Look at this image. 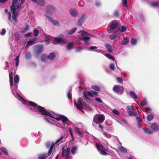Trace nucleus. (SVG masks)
Returning <instances> with one entry per match:
<instances>
[{"label":"nucleus","mask_w":159,"mask_h":159,"mask_svg":"<svg viewBox=\"0 0 159 159\" xmlns=\"http://www.w3.org/2000/svg\"><path fill=\"white\" fill-rule=\"evenodd\" d=\"M34 110L33 111H37L39 112L41 115H46L47 116H49L51 118H53V117L51 115V113L49 111H48L44 107H43L40 106H37V108H35L34 109Z\"/></svg>","instance_id":"f257e3e1"},{"label":"nucleus","mask_w":159,"mask_h":159,"mask_svg":"<svg viewBox=\"0 0 159 159\" xmlns=\"http://www.w3.org/2000/svg\"><path fill=\"white\" fill-rule=\"evenodd\" d=\"M113 91L119 94H122L124 91L123 87L119 85H115L113 88Z\"/></svg>","instance_id":"f03ea898"},{"label":"nucleus","mask_w":159,"mask_h":159,"mask_svg":"<svg viewBox=\"0 0 159 159\" xmlns=\"http://www.w3.org/2000/svg\"><path fill=\"white\" fill-rule=\"evenodd\" d=\"M126 109L129 113V115L131 116H136L137 115V112L135 111V109H133L131 106H128Z\"/></svg>","instance_id":"7ed1b4c3"},{"label":"nucleus","mask_w":159,"mask_h":159,"mask_svg":"<svg viewBox=\"0 0 159 159\" xmlns=\"http://www.w3.org/2000/svg\"><path fill=\"white\" fill-rule=\"evenodd\" d=\"M62 152L61 155L62 157H70V150L69 148H67L66 149L64 148L63 147L62 148Z\"/></svg>","instance_id":"20e7f679"},{"label":"nucleus","mask_w":159,"mask_h":159,"mask_svg":"<svg viewBox=\"0 0 159 159\" xmlns=\"http://www.w3.org/2000/svg\"><path fill=\"white\" fill-rule=\"evenodd\" d=\"M67 42V40L66 39H63L60 38L56 37L55 38L54 42L52 43L54 44H55L56 43L65 44Z\"/></svg>","instance_id":"39448f33"},{"label":"nucleus","mask_w":159,"mask_h":159,"mask_svg":"<svg viewBox=\"0 0 159 159\" xmlns=\"http://www.w3.org/2000/svg\"><path fill=\"white\" fill-rule=\"evenodd\" d=\"M55 11V7L51 5H48L46 8V13L50 14H53Z\"/></svg>","instance_id":"423d86ee"},{"label":"nucleus","mask_w":159,"mask_h":159,"mask_svg":"<svg viewBox=\"0 0 159 159\" xmlns=\"http://www.w3.org/2000/svg\"><path fill=\"white\" fill-rule=\"evenodd\" d=\"M74 105L76 106L78 109H81L83 108V104L81 101L79 99L76 102L75 100H74Z\"/></svg>","instance_id":"0eeeda50"},{"label":"nucleus","mask_w":159,"mask_h":159,"mask_svg":"<svg viewBox=\"0 0 159 159\" xmlns=\"http://www.w3.org/2000/svg\"><path fill=\"white\" fill-rule=\"evenodd\" d=\"M105 119V116L103 114L98 115V120L99 123H102Z\"/></svg>","instance_id":"6e6552de"},{"label":"nucleus","mask_w":159,"mask_h":159,"mask_svg":"<svg viewBox=\"0 0 159 159\" xmlns=\"http://www.w3.org/2000/svg\"><path fill=\"white\" fill-rule=\"evenodd\" d=\"M151 128L154 131H156L159 130V126L155 123H153L151 125Z\"/></svg>","instance_id":"1a4fd4ad"},{"label":"nucleus","mask_w":159,"mask_h":159,"mask_svg":"<svg viewBox=\"0 0 159 159\" xmlns=\"http://www.w3.org/2000/svg\"><path fill=\"white\" fill-rule=\"evenodd\" d=\"M118 25L117 22L115 21H113L111 24L110 25V27L111 30H113L117 27Z\"/></svg>","instance_id":"9d476101"},{"label":"nucleus","mask_w":159,"mask_h":159,"mask_svg":"<svg viewBox=\"0 0 159 159\" xmlns=\"http://www.w3.org/2000/svg\"><path fill=\"white\" fill-rule=\"evenodd\" d=\"M70 12L73 16L75 17L78 15V12L75 9H71L70 10Z\"/></svg>","instance_id":"9b49d317"},{"label":"nucleus","mask_w":159,"mask_h":159,"mask_svg":"<svg viewBox=\"0 0 159 159\" xmlns=\"http://www.w3.org/2000/svg\"><path fill=\"white\" fill-rule=\"evenodd\" d=\"M63 136L61 135L60 137L58 139H57L55 142V143L56 144H60L64 142L65 140H63Z\"/></svg>","instance_id":"f8f14e48"},{"label":"nucleus","mask_w":159,"mask_h":159,"mask_svg":"<svg viewBox=\"0 0 159 159\" xmlns=\"http://www.w3.org/2000/svg\"><path fill=\"white\" fill-rule=\"evenodd\" d=\"M117 31L114 32L112 34L109 35V38L111 40H114L116 39L117 37Z\"/></svg>","instance_id":"ddd939ff"},{"label":"nucleus","mask_w":159,"mask_h":159,"mask_svg":"<svg viewBox=\"0 0 159 159\" xmlns=\"http://www.w3.org/2000/svg\"><path fill=\"white\" fill-rule=\"evenodd\" d=\"M9 78L10 79V84L11 87L13 85V76L12 72H11L9 74Z\"/></svg>","instance_id":"4468645a"},{"label":"nucleus","mask_w":159,"mask_h":159,"mask_svg":"<svg viewBox=\"0 0 159 159\" xmlns=\"http://www.w3.org/2000/svg\"><path fill=\"white\" fill-rule=\"evenodd\" d=\"M58 120H61L64 123H66V122L68 120V119L65 116L61 115L59 116V118Z\"/></svg>","instance_id":"2eb2a0df"},{"label":"nucleus","mask_w":159,"mask_h":159,"mask_svg":"<svg viewBox=\"0 0 159 159\" xmlns=\"http://www.w3.org/2000/svg\"><path fill=\"white\" fill-rule=\"evenodd\" d=\"M105 45L108 51L109 52L111 53L112 52V47L111 45L108 43H107L105 44Z\"/></svg>","instance_id":"dca6fc26"},{"label":"nucleus","mask_w":159,"mask_h":159,"mask_svg":"<svg viewBox=\"0 0 159 159\" xmlns=\"http://www.w3.org/2000/svg\"><path fill=\"white\" fill-rule=\"evenodd\" d=\"M85 19V16L84 15H83L78 20L77 22V25H81V23L84 21Z\"/></svg>","instance_id":"f3484780"},{"label":"nucleus","mask_w":159,"mask_h":159,"mask_svg":"<svg viewBox=\"0 0 159 159\" xmlns=\"http://www.w3.org/2000/svg\"><path fill=\"white\" fill-rule=\"evenodd\" d=\"M129 93L130 95L132 98H134L135 99H137L138 98V96L134 91H130Z\"/></svg>","instance_id":"a211bd4d"},{"label":"nucleus","mask_w":159,"mask_h":159,"mask_svg":"<svg viewBox=\"0 0 159 159\" xmlns=\"http://www.w3.org/2000/svg\"><path fill=\"white\" fill-rule=\"evenodd\" d=\"M55 54L53 52H52L47 57V58L49 60H52L55 58Z\"/></svg>","instance_id":"6ab92c4d"},{"label":"nucleus","mask_w":159,"mask_h":159,"mask_svg":"<svg viewBox=\"0 0 159 159\" xmlns=\"http://www.w3.org/2000/svg\"><path fill=\"white\" fill-rule=\"evenodd\" d=\"M80 39L84 41L86 43H88L90 39V38L89 37L86 36L80 38Z\"/></svg>","instance_id":"aec40b11"},{"label":"nucleus","mask_w":159,"mask_h":159,"mask_svg":"<svg viewBox=\"0 0 159 159\" xmlns=\"http://www.w3.org/2000/svg\"><path fill=\"white\" fill-rule=\"evenodd\" d=\"M143 130L146 134H152L153 132L150 129L147 128L145 129V128H143Z\"/></svg>","instance_id":"412c9836"},{"label":"nucleus","mask_w":159,"mask_h":159,"mask_svg":"<svg viewBox=\"0 0 159 159\" xmlns=\"http://www.w3.org/2000/svg\"><path fill=\"white\" fill-rule=\"evenodd\" d=\"M43 49V46L42 45L38 46L37 52L38 53H40Z\"/></svg>","instance_id":"4be33fe9"},{"label":"nucleus","mask_w":159,"mask_h":159,"mask_svg":"<svg viewBox=\"0 0 159 159\" xmlns=\"http://www.w3.org/2000/svg\"><path fill=\"white\" fill-rule=\"evenodd\" d=\"M77 28L74 27L72 28L70 30L68 31L67 33L69 35H70L74 34Z\"/></svg>","instance_id":"5701e85b"},{"label":"nucleus","mask_w":159,"mask_h":159,"mask_svg":"<svg viewBox=\"0 0 159 159\" xmlns=\"http://www.w3.org/2000/svg\"><path fill=\"white\" fill-rule=\"evenodd\" d=\"M96 147L97 150L99 152L102 149L104 150H105V148L103 147V146L101 144L97 143Z\"/></svg>","instance_id":"b1692460"},{"label":"nucleus","mask_w":159,"mask_h":159,"mask_svg":"<svg viewBox=\"0 0 159 159\" xmlns=\"http://www.w3.org/2000/svg\"><path fill=\"white\" fill-rule=\"evenodd\" d=\"M154 118V116L152 114H148L147 116V119L149 121L152 120Z\"/></svg>","instance_id":"393cba45"},{"label":"nucleus","mask_w":159,"mask_h":159,"mask_svg":"<svg viewBox=\"0 0 159 159\" xmlns=\"http://www.w3.org/2000/svg\"><path fill=\"white\" fill-rule=\"evenodd\" d=\"M118 149L120 151L124 153H126L127 152V150L126 148L122 146L119 147Z\"/></svg>","instance_id":"a878e982"},{"label":"nucleus","mask_w":159,"mask_h":159,"mask_svg":"<svg viewBox=\"0 0 159 159\" xmlns=\"http://www.w3.org/2000/svg\"><path fill=\"white\" fill-rule=\"evenodd\" d=\"M91 88L96 91H99L101 90L100 88L96 85H94L91 86Z\"/></svg>","instance_id":"bb28decb"},{"label":"nucleus","mask_w":159,"mask_h":159,"mask_svg":"<svg viewBox=\"0 0 159 159\" xmlns=\"http://www.w3.org/2000/svg\"><path fill=\"white\" fill-rule=\"evenodd\" d=\"M36 39L34 38L33 39H31L27 42V45H31L34 43V42L35 41Z\"/></svg>","instance_id":"cd10ccee"},{"label":"nucleus","mask_w":159,"mask_h":159,"mask_svg":"<svg viewBox=\"0 0 159 159\" xmlns=\"http://www.w3.org/2000/svg\"><path fill=\"white\" fill-rule=\"evenodd\" d=\"M28 103L29 104V105L30 106L34 107H37V106L39 105H38L36 103L32 102V101H29L28 102Z\"/></svg>","instance_id":"c85d7f7f"},{"label":"nucleus","mask_w":159,"mask_h":159,"mask_svg":"<svg viewBox=\"0 0 159 159\" xmlns=\"http://www.w3.org/2000/svg\"><path fill=\"white\" fill-rule=\"evenodd\" d=\"M46 154L45 153H43L39 155L38 157L39 159H45L46 157Z\"/></svg>","instance_id":"c756f323"},{"label":"nucleus","mask_w":159,"mask_h":159,"mask_svg":"<svg viewBox=\"0 0 159 159\" xmlns=\"http://www.w3.org/2000/svg\"><path fill=\"white\" fill-rule=\"evenodd\" d=\"M15 5H14V4H12L11 6L10 7L11 11L12 12V13L16 12V8Z\"/></svg>","instance_id":"7c9ffc66"},{"label":"nucleus","mask_w":159,"mask_h":159,"mask_svg":"<svg viewBox=\"0 0 159 159\" xmlns=\"http://www.w3.org/2000/svg\"><path fill=\"white\" fill-rule=\"evenodd\" d=\"M73 43H70L68 44L66 47V48L68 50H70L73 48Z\"/></svg>","instance_id":"2f4dec72"},{"label":"nucleus","mask_w":159,"mask_h":159,"mask_svg":"<svg viewBox=\"0 0 159 159\" xmlns=\"http://www.w3.org/2000/svg\"><path fill=\"white\" fill-rule=\"evenodd\" d=\"M12 20L14 21H16V17L17 15V12H12Z\"/></svg>","instance_id":"473e14b6"},{"label":"nucleus","mask_w":159,"mask_h":159,"mask_svg":"<svg viewBox=\"0 0 159 159\" xmlns=\"http://www.w3.org/2000/svg\"><path fill=\"white\" fill-rule=\"evenodd\" d=\"M77 150V147L75 146H74L71 149V153L73 154H74L75 153V152Z\"/></svg>","instance_id":"72a5a7b5"},{"label":"nucleus","mask_w":159,"mask_h":159,"mask_svg":"<svg viewBox=\"0 0 159 159\" xmlns=\"http://www.w3.org/2000/svg\"><path fill=\"white\" fill-rule=\"evenodd\" d=\"M129 43V39L128 38H124L123 40L122 41V43L123 44L126 45Z\"/></svg>","instance_id":"f704fd0d"},{"label":"nucleus","mask_w":159,"mask_h":159,"mask_svg":"<svg viewBox=\"0 0 159 159\" xmlns=\"http://www.w3.org/2000/svg\"><path fill=\"white\" fill-rule=\"evenodd\" d=\"M20 57V55L17 56L16 57L15 59H14V61H16V66L17 67L18 66L19 63V58Z\"/></svg>","instance_id":"c9c22d12"},{"label":"nucleus","mask_w":159,"mask_h":159,"mask_svg":"<svg viewBox=\"0 0 159 159\" xmlns=\"http://www.w3.org/2000/svg\"><path fill=\"white\" fill-rule=\"evenodd\" d=\"M33 34L35 36H38L39 34V30L36 28L34 29L33 30Z\"/></svg>","instance_id":"e433bc0d"},{"label":"nucleus","mask_w":159,"mask_h":159,"mask_svg":"<svg viewBox=\"0 0 159 159\" xmlns=\"http://www.w3.org/2000/svg\"><path fill=\"white\" fill-rule=\"evenodd\" d=\"M37 4L41 6H43L45 4V1L44 0H39Z\"/></svg>","instance_id":"4c0bfd02"},{"label":"nucleus","mask_w":159,"mask_h":159,"mask_svg":"<svg viewBox=\"0 0 159 159\" xmlns=\"http://www.w3.org/2000/svg\"><path fill=\"white\" fill-rule=\"evenodd\" d=\"M78 33H81V34L82 36L89 35V34L88 32L84 31L83 30H80L79 31Z\"/></svg>","instance_id":"58836bf2"},{"label":"nucleus","mask_w":159,"mask_h":159,"mask_svg":"<svg viewBox=\"0 0 159 159\" xmlns=\"http://www.w3.org/2000/svg\"><path fill=\"white\" fill-rule=\"evenodd\" d=\"M14 82L15 84H17L19 81V78L18 76L16 75L14 78Z\"/></svg>","instance_id":"ea45409f"},{"label":"nucleus","mask_w":159,"mask_h":159,"mask_svg":"<svg viewBox=\"0 0 159 159\" xmlns=\"http://www.w3.org/2000/svg\"><path fill=\"white\" fill-rule=\"evenodd\" d=\"M131 43L132 45H135L137 43V40L134 38H132L131 40Z\"/></svg>","instance_id":"a19ab883"},{"label":"nucleus","mask_w":159,"mask_h":159,"mask_svg":"<svg viewBox=\"0 0 159 159\" xmlns=\"http://www.w3.org/2000/svg\"><path fill=\"white\" fill-rule=\"evenodd\" d=\"M147 104V102L145 99H143L141 102V105L142 106H146Z\"/></svg>","instance_id":"79ce46f5"},{"label":"nucleus","mask_w":159,"mask_h":159,"mask_svg":"<svg viewBox=\"0 0 159 159\" xmlns=\"http://www.w3.org/2000/svg\"><path fill=\"white\" fill-rule=\"evenodd\" d=\"M105 56L109 59H111L112 60H115V57L109 54H106Z\"/></svg>","instance_id":"37998d69"},{"label":"nucleus","mask_w":159,"mask_h":159,"mask_svg":"<svg viewBox=\"0 0 159 159\" xmlns=\"http://www.w3.org/2000/svg\"><path fill=\"white\" fill-rule=\"evenodd\" d=\"M126 30V27L125 26H122L120 30V31L121 33H123L125 32Z\"/></svg>","instance_id":"c03bdc74"},{"label":"nucleus","mask_w":159,"mask_h":159,"mask_svg":"<svg viewBox=\"0 0 159 159\" xmlns=\"http://www.w3.org/2000/svg\"><path fill=\"white\" fill-rule=\"evenodd\" d=\"M105 151H106V149L105 148L104 150L102 149L99 151V152L102 155H107V154L106 152H105Z\"/></svg>","instance_id":"a18cd8bd"},{"label":"nucleus","mask_w":159,"mask_h":159,"mask_svg":"<svg viewBox=\"0 0 159 159\" xmlns=\"http://www.w3.org/2000/svg\"><path fill=\"white\" fill-rule=\"evenodd\" d=\"M98 114H97L96 115L94 116L93 119V121L95 123L97 124L99 123L98 122Z\"/></svg>","instance_id":"49530a36"},{"label":"nucleus","mask_w":159,"mask_h":159,"mask_svg":"<svg viewBox=\"0 0 159 159\" xmlns=\"http://www.w3.org/2000/svg\"><path fill=\"white\" fill-rule=\"evenodd\" d=\"M46 58H47V55L44 54H43L41 57V60L42 61L44 62Z\"/></svg>","instance_id":"de8ad7c7"},{"label":"nucleus","mask_w":159,"mask_h":159,"mask_svg":"<svg viewBox=\"0 0 159 159\" xmlns=\"http://www.w3.org/2000/svg\"><path fill=\"white\" fill-rule=\"evenodd\" d=\"M75 130L76 133L78 134H79V135L82 134V133L80 130V129L79 128H76L75 129Z\"/></svg>","instance_id":"09e8293b"},{"label":"nucleus","mask_w":159,"mask_h":159,"mask_svg":"<svg viewBox=\"0 0 159 159\" xmlns=\"http://www.w3.org/2000/svg\"><path fill=\"white\" fill-rule=\"evenodd\" d=\"M117 81L120 83H122L123 82V80L121 77H119L117 78Z\"/></svg>","instance_id":"8fccbe9b"},{"label":"nucleus","mask_w":159,"mask_h":159,"mask_svg":"<svg viewBox=\"0 0 159 159\" xmlns=\"http://www.w3.org/2000/svg\"><path fill=\"white\" fill-rule=\"evenodd\" d=\"M67 96L68 99H70L71 98V90H70L67 93Z\"/></svg>","instance_id":"3c124183"},{"label":"nucleus","mask_w":159,"mask_h":159,"mask_svg":"<svg viewBox=\"0 0 159 159\" xmlns=\"http://www.w3.org/2000/svg\"><path fill=\"white\" fill-rule=\"evenodd\" d=\"M109 68L111 70H115L114 64L113 63L111 64L109 66Z\"/></svg>","instance_id":"603ef678"},{"label":"nucleus","mask_w":159,"mask_h":159,"mask_svg":"<svg viewBox=\"0 0 159 159\" xmlns=\"http://www.w3.org/2000/svg\"><path fill=\"white\" fill-rule=\"evenodd\" d=\"M87 93L84 92L83 93V96L84 97V98L86 100H90L89 98L87 96Z\"/></svg>","instance_id":"864d4df0"},{"label":"nucleus","mask_w":159,"mask_h":159,"mask_svg":"<svg viewBox=\"0 0 159 159\" xmlns=\"http://www.w3.org/2000/svg\"><path fill=\"white\" fill-rule=\"evenodd\" d=\"M25 57L27 59H29L30 57V54L29 52H27L25 55Z\"/></svg>","instance_id":"5fc2aeb1"},{"label":"nucleus","mask_w":159,"mask_h":159,"mask_svg":"<svg viewBox=\"0 0 159 159\" xmlns=\"http://www.w3.org/2000/svg\"><path fill=\"white\" fill-rule=\"evenodd\" d=\"M112 112L114 114L117 115H119V112L116 109H113L112 110Z\"/></svg>","instance_id":"6e6d98bb"},{"label":"nucleus","mask_w":159,"mask_h":159,"mask_svg":"<svg viewBox=\"0 0 159 159\" xmlns=\"http://www.w3.org/2000/svg\"><path fill=\"white\" fill-rule=\"evenodd\" d=\"M29 29V26L28 25H26L25 27V28H24L23 31H22V32L23 33H25L26 32V31L28 30Z\"/></svg>","instance_id":"4d7b16f0"},{"label":"nucleus","mask_w":159,"mask_h":159,"mask_svg":"<svg viewBox=\"0 0 159 159\" xmlns=\"http://www.w3.org/2000/svg\"><path fill=\"white\" fill-rule=\"evenodd\" d=\"M52 23L55 26H59V22L57 20H54Z\"/></svg>","instance_id":"13d9d810"},{"label":"nucleus","mask_w":159,"mask_h":159,"mask_svg":"<svg viewBox=\"0 0 159 159\" xmlns=\"http://www.w3.org/2000/svg\"><path fill=\"white\" fill-rule=\"evenodd\" d=\"M84 2L82 1H80L78 3L80 7H83L84 6Z\"/></svg>","instance_id":"bf43d9fd"},{"label":"nucleus","mask_w":159,"mask_h":159,"mask_svg":"<svg viewBox=\"0 0 159 159\" xmlns=\"http://www.w3.org/2000/svg\"><path fill=\"white\" fill-rule=\"evenodd\" d=\"M1 150L4 153L6 154H7L8 152L7 151L6 149L4 147H2L1 149Z\"/></svg>","instance_id":"052dcab7"},{"label":"nucleus","mask_w":159,"mask_h":159,"mask_svg":"<svg viewBox=\"0 0 159 159\" xmlns=\"http://www.w3.org/2000/svg\"><path fill=\"white\" fill-rule=\"evenodd\" d=\"M151 5L154 7H157L159 5V3L157 2H153L151 4Z\"/></svg>","instance_id":"680f3d73"},{"label":"nucleus","mask_w":159,"mask_h":159,"mask_svg":"<svg viewBox=\"0 0 159 159\" xmlns=\"http://www.w3.org/2000/svg\"><path fill=\"white\" fill-rule=\"evenodd\" d=\"M103 134L104 135H105L108 138H109L111 137V135L106 132H104L103 133Z\"/></svg>","instance_id":"e2e57ef3"},{"label":"nucleus","mask_w":159,"mask_h":159,"mask_svg":"<svg viewBox=\"0 0 159 159\" xmlns=\"http://www.w3.org/2000/svg\"><path fill=\"white\" fill-rule=\"evenodd\" d=\"M136 119L139 122H141L143 121V120L142 119L141 117L137 116L136 117Z\"/></svg>","instance_id":"0e129e2a"},{"label":"nucleus","mask_w":159,"mask_h":159,"mask_svg":"<svg viewBox=\"0 0 159 159\" xmlns=\"http://www.w3.org/2000/svg\"><path fill=\"white\" fill-rule=\"evenodd\" d=\"M127 1L126 0H122V3L124 7L127 6Z\"/></svg>","instance_id":"69168bd1"},{"label":"nucleus","mask_w":159,"mask_h":159,"mask_svg":"<svg viewBox=\"0 0 159 159\" xmlns=\"http://www.w3.org/2000/svg\"><path fill=\"white\" fill-rule=\"evenodd\" d=\"M6 32L5 29H3L2 32L0 33V34L2 35H4L5 34Z\"/></svg>","instance_id":"338daca9"},{"label":"nucleus","mask_w":159,"mask_h":159,"mask_svg":"<svg viewBox=\"0 0 159 159\" xmlns=\"http://www.w3.org/2000/svg\"><path fill=\"white\" fill-rule=\"evenodd\" d=\"M114 15L116 17H118L119 16V13L118 11H116L114 13Z\"/></svg>","instance_id":"774afa93"}]
</instances>
